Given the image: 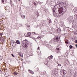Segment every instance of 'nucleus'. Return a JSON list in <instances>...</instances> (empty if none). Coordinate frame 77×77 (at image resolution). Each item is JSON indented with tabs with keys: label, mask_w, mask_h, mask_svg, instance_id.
<instances>
[{
	"label": "nucleus",
	"mask_w": 77,
	"mask_h": 77,
	"mask_svg": "<svg viewBox=\"0 0 77 77\" xmlns=\"http://www.w3.org/2000/svg\"><path fill=\"white\" fill-rule=\"evenodd\" d=\"M4 0H2V3H4Z\"/></svg>",
	"instance_id": "25"
},
{
	"label": "nucleus",
	"mask_w": 77,
	"mask_h": 77,
	"mask_svg": "<svg viewBox=\"0 0 77 77\" xmlns=\"http://www.w3.org/2000/svg\"><path fill=\"white\" fill-rule=\"evenodd\" d=\"M31 35V33L30 32H28L26 34V36L28 37V36H30Z\"/></svg>",
	"instance_id": "9"
},
{
	"label": "nucleus",
	"mask_w": 77,
	"mask_h": 77,
	"mask_svg": "<svg viewBox=\"0 0 77 77\" xmlns=\"http://www.w3.org/2000/svg\"><path fill=\"white\" fill-rule=\"evenodd\" d=\"M55 11H57L56 8H55V9H54V10H53V12H55Z\"/></svg>",
	"instance_id": "17"
},
{
	"label": "nucleus",
	"mask_w": 77,
	"mask_h": 77,
	"mask_svg": "<svg viewBox=\"0 0 77 77\" xmlns=\"http://www.w3.org/2000/svg\"><path fill=\"white\" fill-rule=\"evenodd\" d=\"M17 25L19 27H22L23 26V24H17Z\"/></svg>",
	"instance_id": "13"
},
{
	"label": "nucleus",
	"mask_w": 77,
	"mask_h": 77,
	"mask_svg": "<svg viewBox=\"0 0 77 77\" xmlns=\"http://www.w3.org/2000/svg\"><path fill=\"white\" fill-rule=\"evenodd\" d=\"M41 36H38V37L36 38L37 39H41Z\"/></svg>",
	"instance_id": "16"
},
{
	"label": "nucleus",
	"mask_w": 77,
	"mask_h": 77,
	"mask_svg": "<svg viewBox=\"0 0 77 77\" xmlns=\"http://www.w3.org/2000/svg\"><path fill=\"white\" fill-rule=\"evenodd\" d=\"M4 1H5L6 3V2H7V0H4Z\"/></svg>",
	"instance_id": "33"
},
{
	"label": "nucleus",
	"mask_w": 77,
	"mask_h": 77,
	"mask_svg": "<svg viewBox=\"0 0 77 77\" xmlns=\"http://www.w3.org/2000/svg\"><path fill=\"white\" fill-rule=\"evenodd\" d=\"M57 33H60V29H57Z\"/></svg>",
	"instance_id": "14"
},
{
	"label": "nucleus",
	"mask_w": 77,
	"mask_h": 77,
	"mask_svg": "<svg viewBox=\"0 0 77 77\" xmlns=\"http://www.w3.org/2000/svg\"><path fill=\"white\" fill-rule=\"evenodd\" d=\"M39 13H37V16H39Z\"/></svg>",
	"instance_id": "31"
},
{
	"label": "nucleus",
	"mask_w": 77,
	"mask_h": 77,
	"mask_svg": "<svg viewBox=\"0 0 77 77\" xmlns=\"http://www.w3.org/2000/svg\"><path fill=\"white\" fill-rule=\"evenodd\" d=\"M53 41L54 42H58L59 41V37L57 36L54 37L53 39Z\"/></svg>",
	"instance_id": "4"
},
{
	"label": "nucleus",
	"mask_w": 77,
	"mask_h": 77,
	"mask_svg": "<svg viewBox=\"0 0 77 77\" xmlns=\"http://www.w3.org/2000/svg\"><path fill=\"white\" fill-rule=\"evenodd\" d=\"M39 47H38V50H39Z\"/></svg>",
	"instance_id": "39"
},
{
	"label": "nucleus",
	"mask_w": 77,
	"mask_h": 77,
	"mask_svg": "<svg viewBox=\"0 0 77 77\" xmlns=\"http://www.w3.org/2000/svg\"><path fill=\"white\" fill-rule=\"evenodd\" d=\"M57 63H58V62L57 61Z\"/></svg>",
	"instance_id": "38"
},
{
	"label": "nucleus",
	"mask_w": 77,
	"mask_h": 77,
	"mask_svg": "<svg viewBox=\"0 0 77 77\" xmlns=\"http://www.w3.org/2000/svg\"><path fill=\"white\" fill-rule=\"evenodd\" d=\"M72 12L74 14L77 13V8H75V9H73V10L72 11Z\"/></svg>",
	"instance_id": "7"
},
{
	"label": "nucleus",
	"mask_w": 77,
	"mask_h": 77,
	"mask_svg": "<svg viewBox=\"0 0 77 77\" xmlns=\"http://www.w3.org/2000/svg\"><path fill=\"white\" fill-rule=\"evenodd\" d=\"M19 56H21V53H19Z\"/></svg>",
	"instance_id": "30"
},
{
	"label": "nucleus",
	"mask_w": 77,
	"mask_h": 77,
	"mask_svg": "<svg viewBox=\"0 0 77 77\" xmlns=\"http://www.w3.org/2000/svg\"><path fill=\"white\" fill-rule=\"evenodd\" d=\"M53 56L51 55V56H49L48 57V58L49 59V60H51V59L53 58Z\"/></svg>",
	"instance_id": "8"
},
{
	"label": "nucleus",
	"mask_w": 77,
	"mask_h": 77,
	"mask_svg": "<svg viewBox=\"0 0 77 77\" xmlns=\"http://www.w3.org/2000/svg\"><path fill=\"white\" fill-rule=\"evenodd\" d=\"M32 3H33V5H36V3L35 2H32Z\"/></svg>",
	"instance_id": "19"
},
{
	"label": "nucleus",
	"mask_w": 77,
	"mask_h": 77,
	"mask_svg": "<svg viewBox=\"0 0 77 77\" xmlns=\"http://www.w3.org/2000/svg\"><path fill=\"white\" fill-rule=\"evenodd\" d=\"M26 26H27V27H30V25H26Z\"/></svg>",
	"instance_id": "26"
},
{
	"label": "nucleus",
	"mask_w": 77,
	"mask_h": 77,
	"mask_svg": "<svg viewBox=\"0 0 77 77\" xmlns=\"http://www.w3.org/2000/svg\"><path fill=\"white\" fill-rule=\"evenodd\" d=\"M58 66H61V64H58Z\"/></svg>",
	"instance_id": "24"
},
{
	"label": "nucleus",
	"mask_w": 77,
	"mask_h": 77,
	"mask_svg": "<svg viewBox=\"0 0 77 77\" xmlns=\"http://www.w3.org/2000/svg\"><path fill=\"white\" fill-rule=\"evenodd\" d=\"M3 35V33H0V35Z\"/></svg>",
	"instance_id": "32"
},
{
	"label": "nucleus",
	"mask_w": 77,
	"mask_h": 77,
	"mask_svg": "<svg viewBox=\"0 0 77 77\" xmlns=\"http://www.w3.org/2000/svg\"><path fill=\"white\" fill-rule=\"evenodd\" d=\"M60 5H61V6L64 7V8L66 9V7L67 8V6H66V4L65 2H61L60 3Z\"/></svg>",
	"instance_id": "5"
},
{
	"label": "nucleus",
	"mask_w": 77,
	"mask_h": 77,
	"mask_svg": "<svg viewBox=\"0 0 77 77\" xmlns=\"http://www.w3.org/2000/svg\"><path fill=\"white\" fill-rule=\"evenodd\" d=\"M47 22H48V23H51V20L50 19H48L47 20Z\"/></svg>",
	"instance_id": "10"
},
{
	"label": "nucleus",
	"mask_w": 77,
	"mask_h": 77,
	"mask_svg": "<svg viewBox=\"0 0 77 77\" xmlns=\"http://www.w3.org/2000/svg\"><path fill=\"white\" fill-rule=\"evenodd\" d=\"M21 1V0H19V2H20Z\"/></svg>",
	"instance_id": "37"
},
{
	"label": "nucleus",
	"mask_w": 77,
	"mask_h": 77,
	"mask_svg": "<svg viewBox=\"0 0 77 77\" xmlns=\"http://www.w3.org/2000/svg\"><path fill=\"white\" fill-rule=\"evenodd\" d=\"M65 43H66V44H68V42H67V41H66L65 42Z\"/></svg>",
	"instance_id": "21"
},
{
	"label": "nucleus",
	"mask_w": 77,
	"mask_h": 77,
	"mask_svg": "<svg viewBox=\"0 0 77 77\" xmlns=\"http://www.w3.org/2000/svg\"><path fill=\"white\" fill-rule=\"evenodd\" d=\"M67 9L68 8H67L66 7V8H63V7H61V8L58 9V11L59 14H61V15H62L64 14V13L66 12Z\"/></svg>",
	"instance_id": "1"
},
{
	"label": "nucleus",
	"mask_w": 77,
	"mask_h": 77,
	"mask_svg": "<svg viewBox=\"0 0 77 77\" xmlns=\"http://www.w3.org/2000/svg\"><path fill=\"white\" fill-rule=\"evenodd\" d=\"M14 74H15V75H17L18 74V73L17 72H14Z\"/></svg>",
	"instance_id": "27"
},
{
	"label": "nucleus",
	"mask_w": 77,
	"mask_h": 77,
	"mask_svg": "<svg viewBox=\"0 0 77 77\" xmlns=\"http://www.w3.org/2000/svg\"><path fill=\"white\" fill-rule=\"evenodd\" d=\"M75 43H77V40H76L75 41Z\"/></svg>",
	"instance_id": "29"
},
{
	"label": "nucleus",
	"mask_w": 77,
	"mask_h": 77,
	"mask_svg": "<svg viewBox=\"0 0 77 77\" xmlns=\"http://www.w3.org/2000/svg\"><path fill=\"white\" fill-rule=\"evenodd\" d=\"M11 55L13 57H15V56H14V54H11Z\"/></svg>",
	"instance_id": "22"
},
{
	"label": "nucleus",
	"mask_w": 77,
	"mask_h": 77,
	"mask_svg": "<svg viewBox=\"0 0 77 77\" xmlns=\"http://www.w3.org/2000/svg\"><path fill=\"white\" fill-rule=\"evenodd\" d=\"M60 72H61L60 74L62 75H65L66 74V71L65 70H62Z\"/></svg>",
	"instance_id": "6"
},
{
	"label": "nucleus",
	"mask_w": 77,
	"mask_h": 77,
	"mask_svg": "<svg viewBox=\"0 0 77 77\" xmlns=\"http://www.w3.org/2000/svg\"><path fill=\"white\" fill-rule=\"evenodd\" d=\"M22 44L23 45H24L25 47H28L29 45H28V42L27 40H23L22 42Z\"/></svg>",
	"instance_id": "2"
},
{
	"label": "nucleus",
	"mask_w": 77,
	"mask_h": 77,
	"mask_svg": "<svg viewBox=\"0 0 77 77\" xmlns=\"http://www.w3.org/2000/svg\"><path fill=\"white\" fill-rule=\"evenodd\" d=\"M21 17L22 19H24L25 18V16L24 15H21Z\"/></svg>",
	"instance_id": "12"
},
{
	"label": "nucleus",
	"mask_w": 77,
	"mask_h": 77,
	"mask_svg": "<svg viewBox=\"0 0 77 77\" xmlns=\"http://www.w3.org/2000/svg\"><path fill=\"white\" fill-rule=\"evenodd\" d=\"M38 3H39V4H40V5H41V4H42V3L41 2H38Z\"/></svg>",
	"instance_id": "20"
},
{
	"label": "nucleus",
	"mask_w": 77,
	"mask_h": 77,
	"mask_svg": "<svg viewBox=\"0 0 77 77\" xmlns=\"http://www.w3.org/2000/svg\"><path fill=\"white\" fill-rule=\"evenodd\" d=\"M61 16V15H60V16H59V17H60Z\"/></svg>",
	"instance_id": "40"
},
{
	"label": "nucleus",
	"mask_w": 77,
	"mask_h": 77,
	"mask_svg": "<svg viewBox=\"0 0 77 77\" xmlns=\"http://www.w3.org/2000/svg\"><path fill=\"white\" fill-rule=\"evenodd\" d=\"M35 40V41L36 42V40Z\"/></svg>",
	"instance_id": "42"
},
{
	"label": "nucleus",
	"mask_w": 77,
	"mask_h": 77,
	"mask_svg": "<svg viewBox=\"0 0 77 77\" xmlns=\"http://www.w3.org/2000/svg\"><path fill=\"white\" fill-rule=\"evenodd\" d=\"M69 47L70 49H71L73 47L71 45H70Z\"/></svg>",
	"instance_id": "18"
},
{
	"label": "nucleus",
	"mask_w": 77,
	"mask_h": 77,
	"mask_svg": "<svg viewBox=\"0 0 77 77\" xmlns=\"http://www.w3.org/2000/svg\"><path fill=\"white\" fill-rule=\"evenodd\" d=\"M61 8H62L61 6V5H60V3L59 4H57L55 6L54 8V9H60Z\"/></svg>",
	"instance_id": "3"
},
{
	"label": "nucleus",
	"mask_w": 77,
	"mask_h": 77,
	"mask_svg": "<svg viewBox=\"0 0 77 77\" xmlns=\"http://www.w3.org/2000/svg\"><path fill=\"white\" fill-rule=\"evenodd\" d=\"M32 33H34V34H35V33L34 32H32Z\"/></svg>",
	"instance_id": "35"
},
{
	"label": "nucleus",
	"mask_w": 77,
	"mask_h": 77,
	"mask_svg": "<svg viewBox=\"0 0 77 77\" xmlns=\"http://www.w3.org/2000/svg\"><path fill=\"white\" fill-rule=\"evenodd\" d=\"M31 73H32V74H34V72H33V71H31Z\"/></svg>",
	"instance_id": "23"
},
{
	"label": "nucleus",
	"mask_w": 77,
	"mask_h": 77,
	"mask_svg": "<svg viewBox=\"0 0 77 77\" xmlns=\"http://www.w3.org/2000/svg\"><path fill=\"white\" fill-rule=\"evenodd\" d=\"M75 45L76 46V47H77V44H76V45Z\"/></svg>",
	"instance_id": "36"
},
{
	"label": "nucleus",
	"mask_w": 77,
	"mask_h": 77,
	"mask_svg": "<svg viewBox=\"0 0 77 77\" xmlns=\"http://www.w3.org/2000/svg\"><path fill=\"white\" fill-rule=\"evenodd\" d=\"M29 72H31H31H32V70H29Z\"/></svg>",
	"instance_id": "28"
},
{
	"label": "nucleus",
	"mask_w": 77,
	"mask_h": 77,
	"mask_svg": "<svg viewBox=\"0 0 77 77\" xmlns=\"http://www.w3.org/2000/svg\"><path fill=\"white\" fill-rule=\"evenodd\" d=\"M53 52H54V51H52Z\"/></svg>",
	"instance_id": "41"
},
{
	"label": "nucleus",
	"mask_w": 77,
	"mask_h": 77,
	"mask_svg": "<svg viewBox=\"0 0 77 77\" xmlns=\"http://www.w3.org/2000/svg\"><path fill=\"white\" fill-rule=\"evenodd\" d=\"M16 43L18 44H20V42L19 40H17L16 41Z\"/></svg>",
	"instance_id": "15"
},
{
	"label": "nucleus",
	"mask_w": 77,
	"mask_h": 77,
	"mask_svg": "<svg viewBox=\"0 0 77 77\" xmlns=\"http://www.w3.org/2000/svg\"><path fill=\"white\" fill-rule=\"evenodd\" d=\"M9 76V74L8 73H6L5 75V77H8Z\"/></svg>",
	"instance_id": "11"
},
{
	"label": "nucleus",
	"mask_w": 77,
	"mask_h": 77,
	"mask_svg": "<svg viewBox=\"0 0 77 77\" xmlns=\"http://www.w3.org/2000/svg\"><path fill=\"white\" fill-rule=\"evenodd\" d=\"M57 50H59V48H57Z\"/></svg>",
	"instance_id": "34"
}]
</instances>
